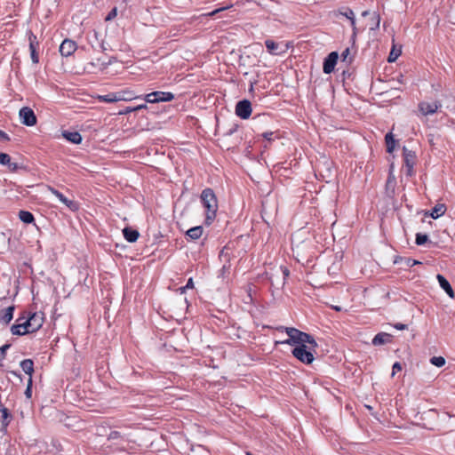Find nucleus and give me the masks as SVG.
Returning <instances> with one entry per match:
<instances>
[{
	"mask_svg": "<svg viewBox=\"0 0 455 455\" xmlns=\"http://www.w3.org/2000/svg\"><path fill=\"white\" fill-rule=\"evenodd\" d=\"M402 370V365L400 363L396 362L394 363L393 365V372H392V377L395 376V372L396 371H399Z\"/></svg>",
	"mask_w": 455,
	"mask_h": 455,
	"instance_id": "a18cd8bd",
	"label": "nucleus"
},
{
	"mask_svg": "<svg viewBox=\"0 0 455 455\" xmlns=\"http://www.w3.org/2000/svg\"><path fill=\"white\" fill-rule=\"evenodd\" d=\"M248 297H250L251 301L253 300V297H252V294H251V287L249 288V291H248Z\"/></svg>",
	"mask_w": 455,
	"mask_h": 455,
	"instance_id": "6e6d98bb",
	"label": "nucleus"
},
{
	"mask_svg": "<svg viewBox=\"0 0 455 455\" xmlns=\"http://www.w3.org/2000/svg\"><path fill=\"white\" fill-rule=\"evenodd\" d=\"M204 232V228L202 226H196L189 228L186 235L188 236L191 240H197L199 239Z\"/></svg>",
	"mask_w": 455,
	"mask_h": 455,
	"instance_id": "4be33fe9",
	"label": "nucleus"
},
{
	"mask_svg": "<svg viewBox=\"0 0 455 455\" xmlns=\"http://www.w3.org/2000/svg\"><path fill=\"white\" fill-rule=\"evenodd\" d=\"M10 347L9 344L4 345L0 347V362L5 358L6 350Z\"/></svg>",
	"mask_w": 455,
	"mask_h": 455,
	"instance_id": "a19ab883",
	"label": "nucleus"
},
{
	"mask_svg": "<svg viewBox=\"0 0 455 455\" xmlns=\"http://www.w3.org/2000/svg\"><path fill=\"white\" fill-rule=\"evenodd\" d=\"M20 367L22 371L32 378L34 373V362L31 359H24L20 362Z\"/></svg>",
	"mask_w": 455,
	"mask_h": 455,
	"instance_id": "412c9836",
	"label": "nucleus"
},
{
	"mask_svg": "<svg viewBox=\"0 0 455 455\" xmlns=\"http://www.w3.org/2000/svg\"><path fill=\"white\" fill-rule=\"evenodd\" d=\"M352 29H353V33H352V36H351V41H352V43L354 44L355 43V39H356V36H357V28H356V26H353Z\"/></svg>",
	"mask_w": 455,
	"mask_h": 455,
	"instance_id": "49530a36",
	"label": "nucleus"
},
{
	"mask_svg": "<svg viewBox=\"0 0 455 455\" xmlns=\"http://www.w3.org/2000/svg\"><path fill=\"white\" fill-rule=\"evenodd\" d=\"M270 271L266 270L261 275H265L266 278L271 283V285H275L277 288L284 285L285 279L289 276V270L287 267L274 266L270 267Z\"/></svg>",
	"mask_w": 455,
	"mask_h": 455,
	"instance_id": "7ed1b4c3",
	"label": "nucleus"
},
{
	"mask_svg": "<svg viewBox=\"0 0 455 455\" xmlns=\"http://www.w3.org/2000/svg\"><path fill=\"white\" fill-rule=\"evenodd\" d=\"M19 218L22 222H24L26 224H30V223L34 222V220H35L34 215L30 212L23 211V210L20 211Z\"/></svg>",
	"mask_w": 455,
	"mask_h": 455,
	"instance_id": "bb28decb",
	"label": "nucleus"
},
{
	"mask_svg": "<svg viewBox=\"0 0 455 455\" xmlns=\"http://www.w3.org/2000/svg\"><path fill=\"white\" fill-rule=\"evenodd\" d=\"M370 14H371V12H370V11H368V10H367V11H363V12H362V16H363V17H366V16H368V15H370Z\"/></svg>",
	"mask_w": 455,
	"mask_h": 455,
	"instance_id": "4d7b16f0",
	"label": "nucleus"
},
{
	"mask_svg": "<svg viewBox=\"0 0 455 455\" xmlns=\"http://www.w3.org/2000/svg\"><path fill=\"white\" fill-rule=\"evenodd\" d=\"M315 348H310L309 344H301L293 348L292 355L301 363L309 364L315 359L313 354V352H315Z\"/></svg>",
	"mask_w": 455,
	"mask_h": 455,
	"instance_id": "39448f33",
	"label": "nucleus"
},
{
	"mask_svg": "<svg viewBox=\"0 0 455 455\" xmlns=\"http://www.w3.org/2000/svg\"><path fill=\"white\" fill-rule=\"evenodd\" d=\"M47 189L52 195H54L62 204L64 203L67 197L61 192L52 188V186H47Z\"/></svg>",
	"mask_w": 455,
	"mask_h": 455,
	"instance_id": "f704fd0d",
	"label": "nucleus"
},
{
	"mask_svg": "<svg viewBox=\"0 0 455 455\" xmlns=\"http://www.w3.org/2000/svg\"><path fill=\"white\" fill-rule=\"evenodd\" d=\"M119 96V100L130 101L134 99H139L140 96H135L134 93L131 91H122L117 92Z\"/></svg>",
	"mask_w": 455,
	"mask_h": 455,
	"instance_id": "c85d7f7f",
	"label": "nucleus"
},
{
	"mask_svg": "<svg viewBox=\"0 0 455 455\" xmlns=\"http://www.w3.org/2000/svg\"><path fill=\"white\" fill-rule=\"evenodd\" d=\"M0 412L2 414V425L3 427H7L10 422L9 418L11 417V414L9 410L4 407L2 403H0Z\"/></svg>",
	"mask_w": 455,
	"mask_h": 455,
	"instance_id": "c756f323",
	"label": "nucleus"
},
{
	"mask_svg": "<svg viewBox=\"0 0 455 455\" xmlns=\"http://www.w3.org/2000/svg\"><path fill=\"white\" fill-rule=\"evenodd\" d=\"M278 330H284L287 335L289 336V339L283 341H276L275 344H297L298 346L301 344H309L310 348H315L317 347L316 341L311 335L303 332L296 328L280 327L278 328Z\"/></svg>",
	"mask_w": 455,
	"mask_h": 455,
	"instance_id": "f257e3e1",
	"label": "nucleus"
},
{
	"mask_svg": "<svg viewBox=\"0 0 455 455\" xmlns=\"http://www.w3.org/2000/svg\"><path fill=\"white\" fill-rule=\"evenodd\" d=\"M428 240V236L426 234L418 233L416 235V243L418 245H423Z\"/></svg>",
	"mask_w": 455,
	"mask_h": 455,
	"instance_id": "4c0bfd02",
	"label": "nucleus"
},
{
	"mask_svg": "<svg viewBox=\"0 0 455 455\" xmlns=\"http://www.w3.org/2000/svg\"><path fill=\"white\" fill-rule=\"evenodd\" d=\"M392 335L387 332L378 333L372 339L374 346H380L391 342Z\"/></svg>",
	"mask_w": 455,
	"mask_h": 455,
	"instance_id": "a211bd4d",
	"label": "nucleus"
},
{
	"mask_svg": "<svg viewBox=\"0 0 455 455\" xmlns=\"http://www.w3.org/2000/svg\"><path fill=\"white\" fill-rule=\"evenodd\" d=\"M132 112H135L134 107H126L124 109L120 110L118 114L119 115H127Z\"/></svg>",
	"mask_w": 455,
	"mask_h": 455,
	"instance_id": "37998d69",
	"label": "nucleus"
},
{
	"mask_svg": "<svg viewBox=\"0 0 455 455\" xmlns=\"http://www.w3.org/2000/svg\"><path fill=\"white\" fill-rule=\"evenodd\" d=\"M119 96L117 92H111L106 95H100L99 96V100L101 102H107V103H113L119 101Z\"/></svg>",
	"mask_w": 455,
	"mask_h": 455,
	"instance_id": "a878e982",
	"label": "nucleus"
},
{
	"mask_svg": "<svg viewBox=\"0 0 455 455\" xmlns=\"http://www.w3.org/2000/svg\"><path fill=\"white\" fill-rule=\"evenodd\" d=\"M32 385H33V379L28 378L27 388L25 390V395L28 399H30L32 397Z\"/></svg>",
	"mask_w": 455,
	"mask_h": 455,
	"instance_id": "58836bf2",
	"label": "nucleus"
},
{
	"mask_svg": "<svg viewBox=\"0 0 455 455\" xmlns=\"http://www.w3.org/2000/svg\"><path fill=\"white\" fill-rule=\"evenodd\" d=\"M436 278L438 280L440 286L446 291V293L451 298H454V291H453L450 283L448 282V280L443 275H442L440 274L437 275Z\"/></svg>",
	"mask_w": 455,
	"mask_h": 455,
	"instance_id": "6ab92c4d",
	"label": "nucleus"
},
{
	"mask_svg": "<svg viewBox=\"0 0 455 455\" xmlns=\"http://www.w3.org/2000/svg\"><path fill=\"white\" fill-rule=\"evenodd\" d=\"M147 108H148L147 104H140V105H138V106L134 107L135 112L139 111V110H141V109H147Z\"/></svg>",
	"mask_w": 455,
	"mask_h": 455,
	"instance_id": "5fc2aeb1",
	"label": "nucleus"
},
{
	"mask_svg": "<svg viewBox=\"0 0 455 455\" xmlns=\"http://www.w3.org/2000/svg\"><path fill=\"white\" fill-rule=\"evenodd\" d=\"M260 137L261 139L258 137V144L259 143L264 148H267L276 139H279L276 132H263Z\"/></svg>",
	"mask_w": 455,
	"mask_h": 455,
	"instance_id": "ddd939ff",
	"label": "nucleus"
},
{
	"mask_svg": "<svg viewBox=\"0 0 455 455\" xmlns=\"http://www.w3.org/2000/svg\"><path fill=\"white\" fill-rule=\"evenodd\" d=\"M440 107L441 103L439 101H423L419 104V109L424 116H428L435 113Z\"/></svg>",
	"mask_w": 455,
	"mask_h": 455,
	"instance_id": "4468645a",
	"label": "nucleus"
},
{
	"mask_svg": "<svg viewBox=\"0 0 455 455\" xmlns=\"http://www.w3.org/2000/svg\"><path fill=\"white\" fill-rule=\"evenodd\" d=\"M339 54L337 52H331L324 59L323 70L325 74H331L337 64Z\"/></svg>",
	"mask_w": 455,
	"mask_h": 455,
	"instance_id": "f8f14e48",
	"label": "nucleus"
},
{
	"mask_svg": "<svg viewBox=\"0 0 455 455\" xmlns=\"http://www.w3.org/2000/svg\"><path fill=\"white\" fill-rule=\"evenodd\" d=\"M371 21H372V27H371V29L374 30V29L379 28V23H380L379 14H378L377 12H373L372 17H371Z\"/></svg>",
	"mask_w": 455,
	"mask_h": 455,
	"instance_id": "e433bc0d",
	"label": "nucleus"
},
{
	"mask_svg": "<svg viewBox=\"0 0 455 455\" xmlns=\"http://www.w3.org/2000/svg\"><path fill=\"white\" fill-rule=\"evenodd\" d=\"M403 159H404L405 165L408 168V171L410 172H411V170L414 166L416 155L413 151L408 150L405 147H403Z\"/></svg>",
	"mask_w": 455,
	"mask_h": 455,
	"instance_id": "dca6fc26",
	"label": "nucleus"
},
{
	"mask_svg": "<svg viewBox=\"0 0 455 455\" xmlns=\"http://www.w3.org/2000/svg\"><path fill=\"white\" fill-rule=\"evenodd\" d=\"M333 308H334L336 311H340V309H341L339 307H334Z\"/></svg>",
	"mask_w": 455,
	"mask_h": 455,
	"instance_id": "bf43d9fd",
	"label": "nucleus"
},
{
	"mask_svg": "<svg viewBox=\"0 0 455 455\" xmlns=\"http://www.w3.org/2000/svg\"><path fill=\"white\" fill-rule=\"evenodd\" d=\"M368 410H371L372 408L369 405L366 406Z\"/></svg>",
	"mask_w": 455,
	"mask_h": 455,
	"instance_id": "680f3d73",
	"label": "nucleus"
},
{
	"mask_svg": "<svg viewBox=\"0 0 455 455\" xmlns=\"http://www.w3.org/2000/svg\"><path fill=\"white\" fill-rule=\"evenodd\" d=\"M401 52H402V51H401L400 47L396 48L395 45H393L392 50L387 58V61L390 63L395 62L397 60V58L400 56Z\"/></svg>",
	"mask_w": 455,
	"mask_h": 455,
	"instance_id": "473e14b6",
	"label": "nucleus"
},
{
	"mask_svg": "<svg viewBox=\"0 0 455 455\" xmlns=\"http://www.w3.org/2000/svg\"><path fill=\"white\" fill-rule=\"evenodd\" d=\"M121 436L120 433L117 432V431H112L110 434H109V436L108 438L109 439H117Z\"/></svg>",
	"mask_w": 455,
	"mask_h": 455,
	"instance_id": "3c124183",
	"label": "nucleus"
},
{
	"mask_svg": "<svg viewBox=\"0 0 455 455\" xmlns=\"http://www.w3.org/2000/svg\"><path fill=\"white\" fill-rule=\"evenodd\" d=\"M350 53L349 48H346L345 51L341 53V58L343 61H347V59Z\"/></svg>",
	"mask_w": 455,
	"mask_h": 455,
	"instance_id": "8fccbe9b",
	"label": "nucleus"
},
{
	"mask_svg": "<svg viewBox=\"0 0 455 455\" xmlns=\"http://www.w3.org/2000/svg\"><path fill=\"white\" fill-rule=\"evenodd\" d=\"M123 235L124 239L129 243H134L140 237V233L136 229H132V228H124L123 229Z\"/></svg>",
	"mask_w": 455,
	"mask_h": 455,
	"instance_id": "f3484780",
	"label": "nucleus"
},
{
	"mask_svg": "<svg viewBox=\"0 0 455 455\" xmlns=\"http://www.w3.org/2000/svg\"><path fill=\"white\" fill-rule=\"evenodd\" d=\"M262 211H261V217L262 219L264 220V221L266 223H267V221L265 220V214H266V202L265 201H262Z\"/></svg>",
	"mask_w": 455,
	"mask_h": 455,
	"instance_id": "603ef678",
	"label": "nucleus"
},
{
	"mask_svg": "<svg viewBox=\"0 0 455 455\" xmlns=\"http://www.w3.org/2000/svg\"><path fill=\"white\" fill-rule=\"evenodd\" d=\"M394 327L397 330H400V331H403V330H407L408 329V325L407 324H404V323H395L394 324Z\"/></svg>",
	"mask_w": 455,
	"mask_h": 455,
	"instance_id": "de8ad7c7",
	"label": "nucleus"
},
{
	"mask_svg": "<svg viewBox=\"0 0 455 455\" xmlns=\"http://www.w3.org/2000/svg\"><path fill=\"white\" fill-rule=\"evenodd\" d=\"M0 164L3 165H8L11 170H15L17 167L16 164L11 163V156L6 153L0 152Z\"/></svg>",
	"mask_w": 455,
	"mask_h": 455,
	"instance_id": "cd10ccee",
	"label": "nucleus"
},
{
	"mask_svg": "<svg viewBox=\"0 0 455 455\" xmlns=\"http://www.w3.org/2000/svg\"><path fill=\"white\" fill-rule=\"evenodd\" d=\"M267 52L272 55H280L285 53L288 50V44L283 42H275L274 40L267 39L265 42Z\"/></svg>",
	"mask_w": 455,
	"mask_h": 455,
	"instance_id": "1a4fd4ad",
	"label": "nucleus"
},
{
	"mask_svg": "<svg viewBox=\"0 0 455 455\" xmlns=\"http://www.w3.org/2000/svg\"><path fill=\"white\" fill-rule=\"evenodd\" d=\"M252 112L251 104L249 100H243L236 103L235 115L242 119H248Z\"/></svg>",
	"mask_w": 455,
	"mask_h": 455,
	"instance_id": "9d476101",
	"label": "nucleus"
},
{
	"mask_svg": "<svg viewBox=\"0 0 455 455\" xmlns=\"http://www.w3.org/2000/svg\"><path fill=\"white\" fill-rule=\"evenodd\" d=\"M174 99V94L170 92H153L147 94L144 97L146 102L148 103H158V102H168Z\"/></svg>",
	"mask_w": 455,
	"mask_h": 455,
	"instance_id": "423d86ee",
	"label": "nucleus"
},
{
	"mask_svg": "<svg viewBox=\"0 0 455 455\" xmlns=\"http://www.w3.org/2000/svg\"><path fill=\"white\" fill-rule=\"evenodd\" d=\"M446 206L443 204H436L431 211L430 216L433 219H437L444 214Z\"/></svg>",
	"mask_w": 455,
	"mask_h": 455,
	"instance_id": "b1692460",
	"label": "nucleus"
},
{
	"mask_svg": "<svg viewBox=\"0 0 455 455\" xmlns=\"http://www.w3.org/2000/svg\"><path fill=\"white\" fill-rule=\"evenodd\" d=\"M404 261H405V265L407 267H412V266H415V265H418V264H420L419 261L418 260H415V259H412L411 258H406L404 259Z\"/></svg>",
	"mask_w": 455,
	"mask_h": 455,
	"instance_id": "79ce46f5",
	"label": "nucleus"
},
{
	"mask_svg": "<svg viewBox=\"0 0 455 455\" xmlns=\"http://www.w3.org/2000/svg\"><path fill=\"white\" fill-rule=\"evenodd\" d=\"M193 287H194L193 278H189L188 280L186 286L182 288V291H184L186 289H192Z\"/></svg>",
	"mask_w": 455,
	"mask_h": 455,
	"instance_id": "09e8293b",
	"label": "nucleus"
},
{
	"mask_svg": "<svg viewBox=\"0 0 455 455\" xmlns=\"http://www.w3.org/2000/svg\"><path fill=\"white\" fill-rule=\"evenodd\" d=\"M22 314L26 315V324L29 329L30 333L37 331L44 323V313L42 311L37 312H27L24 311Z\"/></svg>",
	"mask_w": 455,
	"mask_h": 455,
	"instance_id": "20e7f679",
	"label": "nucleus"
},
{
	"mask_svg": "<svg viewBox=\"0 0 455 455\" xmlns=\"http://www.w3.org/2000/svg\"><path fill=\"white\" fill-rule=\"evenodd\" d=\"M63 204H65L72 212H76L79 210V204L74 199H68L67 197Z\"/></svg>",
	"mask_w": 455,
	"mask_h": 455,
	"instance_id": "72a5a7b5",
	"label": "nucleus"
},
{
	"mask_svg": "<svg viewBox=\"0 0 455 455\" xmlns=\"http://www.w3.org/2000/svg\"><path fill=\"white\" fill-rule=\"evenodd\" d=\"M26 315L21 314L16 320L15 323L11 327V332L13 335L22 336L30 333L28 327L26 324Z\"/></svg>",
	"mask_w": 455,
	"mask_h": 455,
	"instance_id": "6e6552de",
	"label": "nucleus"
},
{
	"mask_svg": "<svg viewBox=\"0 0 455 455\" xmlns=\"http://www.w3.org/2000/svg\"><path fill=\"white\" fill-rule=\"evenodd\" d=\"M201 201L206 210L205 223L210 225L216 218L218 211V200L212 188L204 189L201 194Z\"/></svg>",
	"mask_w": 455,
	"mask_h": 455,
	"instance_id": "f03ea898",
	"label": "nucleus"
},
{
	"mask_svg": "<svg viewBox=\"0 0 455 455\" xmlns=\"http://www.w3.org/2000/svg\"><path fill=\"white\" fill-rule=\"evenodd\" d=\"M30 56H31L32 62L34 64H37L39 62L38 50L30 51Z\"/></svg>",
	"mask_w": 455,
	"mask_h": 455,
	"instance_id": "ea45409f",
	"label": "nucleus"
},
{
	"mask_svg": "<svg viewBox=\"0 0 455 455\" xmlns=\"http://www.w3.org/2000/svg\"><path fill=\"white\" fill-rule=\"evenodd\" d=\"M116 15H117V10H116V8H114L111 10V12L106 17V20H110L114 19Z\"/></svg>",
	"mask_w": 455,
	"mask_h": 455,
	"instance_id": "c03bdc74",
	"label": "nucleus"
},
{
	"mask_svg": "<svg viewBox=\"0 0 455 455\" xmlns=\"http://www.w3.org/2000/svg\"><path fill=\"white\" fill-rule=\"evenodd\" d=\"M220 10H215L212 12L210 13V15H214L215 13L219 12Z\"/></svg>",
	"mask_w": 455,
	"mask_h": 455,
	"instance_id": "13d9d810",
	"label": "nucleus"
},
{
	"mask_svg": "<svg viewBox=\"0 0 455 455\" xmlns=\"http://www.w3.org/2000/svg\"><path fill=\"white\" fill-rule=\"evenodd\" d=\"M385 141H386V145H387V151L388 153H392L395 149V140L394 139V136L391 132H388L386 134L385 136Z\"/></svg>",
	"mask_w": 455,
	"mask_h": 455,
	"instance_id": "7c9ffc66",
	"label": "nucleus"
},
{
	"mask_svg": "<svg viewBox=\"0 0 455 455\" xmlns=\"http://www.w3.org/2000/svg\"><path fill=\"white\" fill-rule=\"evenodd\" d=\"M339 14L348 19L351 22V26H355V13L349 7H345L339 11Z\"/></svg>",
	"mask_w": 455,
	"mask_h": 455,
	"instance_id": "393cba45",
	"label": "nucleus"
},
{
	"mask_svg": "<svg viewBox=\"0 0 455 455\" xmlns=\"http://www.w3.org/2000/svg\"><path fill=\"white\" fill-rule=\"evenodd\" d=\"M430 362L433 365L437 367H442L445 364V359L443 356H433Z\"/></svg>",
	"mask_w": 455,
	"mask_h": 455,
	"instance_id": "c9c22d12",
	"label": "nucleus"
},
{
	"mask_svg": "<svg viewBox=\"0 0 455 455\" xmlns=\"http://www.w3.org/2000/svg\"><path fill=\"white\" fill-rule=\"evenodd\" d=\"M246 455H253L251 452H246Z\"/></svg>",
	"mask_w": 455,
	"mask_h": 455,
	"instance_id": "052dcab7",
	"label": "nucleus"
},
{
	"mask_svg": "<svg viewBox=\"0 0 455 455\" xmlns=\"http://www.w3.org/2000/svg\"><path fill=\"white\" fill-rule=\"evenodd\" d=\"M27 35H28V44H29V51L38 50L39 46H40V43L37 39V36L31 30H28L27 32Z\"/></svg>",
	"mask_w": 455,
	"mask_h": 455,
	"instance_id": "5701e85b",
	"label": "nucleus"
},
{
	"mask_svg": "<svg viewBox=\"0 0 455 455\" xmlns=\"http://www.w3.org/2000/svg\"><path fill=\"white\" fill-rule=\"evenodd\" d=\"M63 137L74 144H79L82 141V136L78 132H63Z\"/></svg>",
	"mask_w": 455,
	"mask_h": 455,
	"instance_id": "aec40b11",
	"label": "nucleus"
},
{
	"mask_svg": "<svg viewBox=\"0 0 455 455\" xmlns=\"http://www.w3.org/2000/svg\"><path fill=\"white\" fill-rule=\"evenodd\" d=\"M14 306L7 307L4 309L0 310V323H2L4 325H7L10 323V322L13 318V313H14Z\"/></svg>",
	"mask_w": 455,
	"mask_h": 455,
	"instance_id": "2eb2a0df",
	"label": "nucleus"
},
{
	"mask_svg": "<svg viewBox=\"0 0 455 455\" xmlns=\"http://www.w3.org/2000/svg\"><path fill=\"white\" fill-rule=\"evenodd\" d=\"M77 49V44L74 40L64 39L60 45V53L62 57L71 56Z\"/></svg>",
	"mask_w": 455,
	"mask_h": 455,
	"instance_id": "9b49d317",
	"label": "nucleus"
},
{
	"mask_svg": "<svg viewBox=\"0 0 455 455\" xmlns=\"http://www.w3.org/2000/svg\"><path fill=\"white\" fill-rule=\"evenodd\" d=\"M19 116L21 123L27 126H34L37 122L33 109L28 107L21 108L20 109Z\"/></svg>",
	"mask_w": 455,
	"mask_h": 455,
	"instance_id": "0eeeda50",
	"label": "nucleus"
},
{
	"mask_svg": "<svg viewBox=\"0 0 455 455\" xmlns=\"http://www.w3.org/2000/svg\"><path fill=\"white\" fill-rule=\"evenodd\" d=\"M254 145H255L254 140H249L248 145L246 146V148L244 149L245 156L251 160H253L255 158Z\"/></svg>",
	"mask_w": 455,
	"mask_h": 455,
	"instance_id": "2f4dec72",
	"label": "nucleus"
},
{
	"mask_svg": "<svg viewBox=\"0 0 455 455\" xmlns=\"http://www.w3.org/2000/svg\"><path fill=\"white\" fill-rule=\"evenodd\" d=\"M10 140L9 136L4 132L0 130V140Z\"/></svg>",
	"mask_w": 455,
	"mask_h": 455,
	"instance_id": "864d4df0",
	"label": "nucleus"
}]
</instances>
